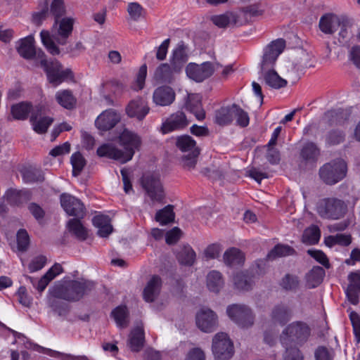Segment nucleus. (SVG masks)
<instances>
[{
    "mask_svg": "<svg viewBox=\"0 0 360 360\" xmlns=\"http://www.w3.org/2000/svg\"><path fill=\"white\" fill-rule=\"evenodd\" d=\"M119 140L124 151L112 144L105 143L97 149V155L117 160L122 164L131 160L135 151L139 150L141 144V137L136 133L124 129L120 134Z\"/></svg>",
    "mask_w": 360,
    "mask_h": 360,
    "instance_id": "obj_1",
    "label": "nucleus"
},
{
    "mask_svg": "<svg viewBox=\"0 0 360 360\" xmlns=\"http://www.w3.org/2000/svg\"><path fill=\"white\" fill-rule=\"evenodd\" d=\"M74 20L70 18H63L60 20H55L52 27V34L49 31L42 30L40 37L47 51L53 55H59L60 50L56 43L65 45L73 29Z\"/></svg>",
    "mask_w": 360,
    "mask_h": 360,
    "instance_id": "obj_2",
    "label": "nucleus"
},
{
    "mask_svg": "<svg viewBox=\"0 0 360 360\" xmlns=\"http://www.w3.org/2000/svg\"><path fill=\"white\" fill-rule=\"evenodd\" d=\"M95 287L94 283L89 281H70L65 284H58L49 289V293L55 297L67 301H78L84 295L91 292Z\"/></svg>",
    "mask_w": 360,
    "mask_h": 360,
    "instance_id": "obj_3",
    "label": "nucleus"
},
{
    "mask_svg": "<svg viewBox=\"0 0 360 360\" xmlns=\"http://www.w3.org/2000/svg\"><path fill=\"white\" fill-rule=\"evenodd\" d=\"M311 333V328L307 323L301 321H293L282 331L281 342L285 347H302L308 341Z\"/></svg>",
    "mask_w": 360,
    "mask_h": 360,
    "instance_id": "obj_4",
    "label": "nucleus"
},
{
    "mask_svg": "<svg viewBox=\"0 0 360 360\" xmlns=\"http://www.w3.org/2000/svg\"><path fill=\"white\" fill-rule=\"evenodd\" d=\"M347 203L337 198H325L320 200L316 206V210L320 217L328 220H338L343 218L347 212Z\"/></svg>",
    "mask_w": 360,
    "mask_h": 360,
    "instance_id": "obj_5",
    "label": "nucleus"
},
{
    "mask_svg": "<svg viewBox=\"0 0 360 360\" xmlns=\"http://www.w3.org/2000/svg\"><path fill=\"white\" fill-rule=\"evenodd\" d=\"M347 166L342 159H335L323 165L319 169L321 180L328 185H334L347 175Z\"/></svg>",
    "mask_w": 360,
    "mask_h": 360,
    "instance_id": "obj_6",
    "label": "nucleus"
},
{
    "mask_svg": "<svg viewBox=\"0 0 360 360\" xmlns=\"http://www.w3.org/2000/svg\"><path fill=\"white\" fill-rule=\"evenodd\" d=\"M141 184L153 202L161 203L165 193L160 176L155 173H146L141 179Z\"/></svg>",
    "mask_w": 360,
    "mask_h": 360,
    "instance_id": "obj_7",
    "label": "nucleus"
},
{
    "mask_svg": "<svg viewBox=\"0 0 360 360\" xmlns=\"http://www.w3.org/2000/svg\"><path fill=\"white\" fill-rule=\"evenodd\" d=\"M212 351L215 360H229L233 356V343L225 333H217L212 344Z\"/></svg>",
    "mask_w": 360,
    "mask_h": 360,
    "instance_id": "obj_8",
    "label": "nucleus"
},
{
    "mask_svg": "<svg viewBox=\"0 0 360 360\" xmlns=\"http://www.w3.org/2000/svg\"><path fill=\"white\" fill-rule=\"evenodd\" d=\"M39 59L40 65L46 73L49 82L54 86L60 84L72 73L69 69L62 70L61 64L55 59L47 60L46 56Z\"/></svg>",
    "mask_w": 360,
    "mask_h": 360,
    "instance_id": "obj_9",
    "label": "nucleus"
},
{
    "mask_svg": "<svg viewBox=\"0 0 360 360\" xmlns=\"http://www.w3.org/2000/svg\"><path fill=\"white\" fill-rule=\"evenodd\" d=\"M229 317L241 328H249L254 324L255 315L252 309L245 304H234L226 309Z\"/></svg>",
    "mask_w": 360,
    "mask_h": 360,
    "instance_id": "obj_10",
    "label": "nucleus"
},
{
    "mask_svg": "<svg viewBox=\"0 0 360 360\" xmlns=\"http://www.w3.org/2000/svg\"><path fill=\"white\" fill-rule=\"evenodd\" d=\"M221 67L219 63L204 62L200 65L191 63L186 68V75L196 82H202Z\"/></svg>",
    "mask_w": 360,
    "mask_h": 360,
    "instance_id": "obj_11",
    "label": "nucleus"
},
{
    "mask_svg": "<svg viewBox=\"0 0 360 360\" xmlns=\"http://www.w3.org/2000/svg\"><path fill=\"white\" fill-rule=\"evenodd\" d=\"M285 46V40L278 39L264 48L262 60L260 63L261 71H266V69L274 68L278 56L283 52Z\"/></svg>",
    "mask_w": 360,
    "mask_h": 360,
    "instance_id": "obj_12",
    "label": "nucleus"
},
{
    "mask_svg": "<svg viewBox=\"0 0 360 360\" xmlns=\"http://www.w3.org/2000/svg\"><path fill=\"white\" fill-rule=\"evenodd\" d=\"M60 198V205L68 215L74 216L79 219L84 217L85 215V207L79 199L68 193H63Z\"/></svg>",
    "mask_w": 360,
    "mask_h": 360,
    "instance_id": "obj_13",
    "label": "nucleus"
},
{
    "mask_svg": "<svg viewBox=\"0 0 360 360\" xmlns=\"http://www.w3.org/2000/svg\"><path fill=\"white\" fill-rule=\"evenodd\" d=\"M185 113L182 111H177L171 114L162 122L161 131L162 134H168L173 131L182 130L189 124Z\"/></svg>",
    "mask_w": 360,
    "mask_h": 360,
    "instance_id": "obj_14",
    "label": "nucleus"
},
{
    "mask_svg": "<svg viewBox=\"0 0 360 360\" xmlns=\"http://www.w3.org/2000/svg\"><path fill=\"white\" fill-rule=\"evenodd\" d=\"M196 324L205 333H211L217 327V318L210 309H201L196 314Z\"/></svg>",
    "mask_w": 360,
    "mask_h": 360,
    "instance_id": "obj_15",
    "label": "nucleus"
},
{
    "mask_svg": "<svg viewBox=\"0 0 360 360\" xmlns=\"http://www.w3.org/2000/svg\"><path fill=\"white\" fill-rule=\"evenodd\" d=\"M41 114L42 107L36 105L30 117V122L32 126L33 130L39 134L46 133L53 122V118L47 116L41 117Z\"/></svg>",
    "mask_w": 360,
    "mask_h": 360,
    "instance_id": "obj_16",
    "label": "nucleus"
},
{
    "mask_svg": "<svg viewBox=\"0 0 360 360\" xmlns=\"http://www.w3.org/2000/svg\"><path fill=\"white\" fill-rule=\"evenodd\" d=\"M34 39L32 35H29L19 40V45L17 47L18 53L24 58L31 59L37 57L39 59L44 57V52L41 50H36L34 45Z\"/></svg>",
    "mask_w": 360,
    "mask_h": 360,
    "instance_id": "obj_17",
    "label": "nucleus"
},
{
    "mask_svg": "<svg viewBox=\"0 0 360 360\" xmlns=\"http://www.w3.org/2000/svg\"><path fill=\"white\" fill-rule=\"evenodd\" d=\"M62 272V266L58 263H56L40 279L30 276H27V279L30 281L34 288L41 292L45 290L48 284Z\"/></svg>",
    "mask_w": 360,
    "mask_h": 360,
    "instance_id": "obj_18",
    "label": "nucleus"
},
{
    "mask_svg": "<svg viewBox=\"0 0 360 360\" xmlns=\"http://www.w3.org/2000/svg\"><path fill=\"white\" fill-rule=\"evenodd\" d=\"M181 71L179 66L175 65L172 62L170 64L162 63L156 68L154 79L159 82L172 83L174 75Z\"/></svg>",
    "mask_w": 360,
    "mask_h": 360,
    "instance_id": "obj_19",
    "label": "nucleus"
},
{
    "mask_svg": "<svg viewBox=\"0 0 360 360\" xmlns=\"http://www.w3.org/2000/svg\"><path fill=\"white\" fill-rule=\"evenodd\" d=\"M150 108L146 101L142 98H136L131 101L126 107V112L130 117L142 120L149 112Z\"/></svg>",
    "mask_w": 360,
    "mask_h": 360,
    "instance_id": "obj_20",
    "label": "nucleus"
},
{
    "mask_svg": "<svg viewBox=\"0 0 360 360\" xmlns=\"http://www.w3.org/2000/svg\"><path fill=\"white\" fill-rule=\"evenodd\" d=\"M176 94L172 88L168 86H162L155 89L153 94V101L160 106L170 105L175 100Z\"/></svg>",
    "mask_w": 360,
    "mask_h": 360,
    "instance_id": "obj_21",
    "label": "nucleus"
},
{
    "mask_svg": "<svg viewBox=\"0 0 360 360\" xmlns=\"http://www.w3.org/2000/svg\"><path fill=\"white\" fill-rule=\"evenodd\" d=\"M120 117L112 109L103 112L96 120V127L101 130L107 131L113 128L120 121Z\"/></svg>",
    "mask_w": 360,
    "mask_h": 360,
    "instance_id": "obj_22",
    "label": "nucleus"
},
{
    "mask_svg": "<svg viewBox=\"0 0 360 360\" xmlns=\"http://www.w3.org/2000/svg\"><path fill=\"white\" fill-rule=\"evenodd\" d=\"M348 279L349 283L346 290V295L350 303L357 304L359 301L360 295V274L351 273Z\"/></svg>",
    "mask_w": 360,
    "mask_h": 360,
    "instance_id": "obj_23",
    "label": "nucleus"
},
{
    "mask_svg": "<svg viewBox=\"0 0 360 360\" xmlns=\"http://www.w3.org/2000/svg\"><path fill=\"white\" fill-rule=\"evenodd\" d=\"M343 17L333 13H326L321 17L319 26L322 32L326 34H333L339 27Z\"/></svg>",
    "mask_w": 360,
    "mask_h": 360,
    "instance_id": "obj_24",
    "label": "nucleus"
},
{
    "mask_svg": "<svg viewBox=\"0 0 360 360\" xmlns=\"http://www.w3.org/2000/svg\"><path fill=\"white\" fill-rule=\"evenodd\" d=\"M292 315V311L287 305L280 304L274 307L270 318L273 323L284 326L290 320Z\"/></svg>",
    "mask_w": 360,
    "mask_h": 360,
    "instance_id": "obj_25",
    "label": "nucleus"
},
{
    "mask_svg": "<svg viewBox=\"0 0 360 360\" xmlns=\"http://www.w3.org/2000/svg\"><path fill=\"white\" fill-rule=\"evenodd\" d=\"M185 108L193 113L198 120H202L205 112L202 108L201 96L196 94H188L184 104Z\"/></svg>",
    "mask_w": 360,
    "mask_h": 360,
    "instance_id": "obj_26",
    "label": "nucleus"
},
{
    "mask_svg": "<svg viewBox=\"0 0 360 360\" xmlns=\"http://www.w3.org/2000/svg\"><path fill=\"white\" fill-rule=\"evenodd\" d=\"M161 286V278L157 275L153 276L143 290V299L148 302H153L158 296Z\"/></svg>",
    "mask_w": 360,
    "mask_h": 360,
    "instance_id": "obj_27",
    "label": "nucleus"
},
{
    "mask_svg": "<svg viewBox=\"0 0 360 360\" xmlns=\"http://www.w3.org/2000/svg\"><path fill=\"white\" fill-rule=\"evenodd\" d=\"M92 223L98 229V235L102 238L108 237L112 232L110 218L108 215L98 214L93 217Z\"/></svg>",
    "mask_w": 360,
    "mask_h": 360,
    "instance_id": "obj_28",
    "label": "nucleus"
},
{
    "mask_svg": "<svg viewBox=\"0 0 360 360\" xmlns=\"http://www.w3.org/2000/svg\"><path fill=\"white\" fill-rule=\"evenodd\" d=\"M321 155V150L314 142L305 143L301 150L300 157L306 162L315 163Z\"/></svg>",
    "mask_w": 360,
    "mask_h": 360,
    "instance_id": "obj_29",
    "label": "nucleus"
},
{
    "mask_svg": "<svg viewBox=\"0 0 360 360\" xmlns=\"http://www.w3.org/2000/svg\"><path fill=\"white\" fill-rule=\"evenodd\" d=\"M265 84L273 89H280L287 85V81L281 78L273 68L261 71Z\"/></svg>",
    "mask_w": 360,
    "mask_h": 360,
    "instance_id": "obj_30",
    "label": "nucleus"
},
{
    "mask_svg": "<svg viewBox=\"0 0 360 360\" xmlns=\"http://www.w3.org/2000/svg\"><path fill=\"white\" fill-rule=\"evenodd\" d=\"M34 107L29 102H20L14 104L11 108V113L14 120H25L29 114H32Z\"/></svg>",
    "mask_w": 360,
    "mask_h": 360,
    "instance_id": "obj_31",
    "label": "nucleus"
},
{
    "mask_svg": "<svg viewBox=\"0 0 360 360\" xmlns=\"http://www.w3.org/2000/svg\"><path fill=\"white\" fill-rule=\"evenodd\" d=\"M245 255L239 249L231 248L224 254V263L231 267L240 266L244 263Z\"/></svg>",
    "mask_w": 360,
    "mask_h": 360,
    "instance_id": "obj_32",
    "label": "nucleus"
},
{
    "mask_svg": "<svg viewBox=\"0 0 360 360\" xmlns=\"http://www.w3.org/2000/svg\"><path fill=\"white\" fill-rule=\"evenodd\" d=\"M234 105L221 107L215 111V122L220 126L230 124L233 120Z\"/></svg>",
    "mask_w": 360,
    "mask_h": 360,
    "instance_id": "obj_33",
    "label": "nucleus"
},
{
    "mask_svg": "<svg viewBox=\"0 0 360 360\" xmlns=\"http://www.w3.org/2000/svg\"><path fill=\"white\" fill-rule=\"evenodd\" d=\"M176 147L183 153H193L200 152L196 146L195 141L188 135L178 136L176 141Z\"/></svg>",
    "mask_w": 360,
    "mask_h": 360,
    "instance_id": "obj_34",
    "label": "nucleus"
},
{
    "mask_svg": "<svg viewBox=\"0 0 360 360\" xmlns=\"http://www.w3.org/2000/svg\"><path fill=\"white\" fill-rule=\"evenodd\" d=\"M325 276L324 269L319 266H314L306 275V283L309 288L317 287Z\"/></svg>",
    "mask_w": 360,
    "mask_h": 360,
    "instance_id": "obj_35",
    "label": "nucleus"
},
{
    "mask_svg": "<svg viewBox=\"0 0 360 360\" xmlns=\"http://www.w3.org/2000/svg\"><path fill=\"white\" fill-rule=\"evenodd\" d=\"M253 277L248 272L237 273L233 277V283L239 290L248 291L252 289L253 285Z\"/></svg>",
    "mask_w": 360,
    "mask_h": 360,
    "instance_id": "obj_36",
    "label": "nucleus"
},
{
    "mask_svg": "<svg viewBox=\"0 0 360 360\" xmlns=\"http://www.w3.org/2000/svg\"><path fill=\"white\" fill-rule=\"evenodd\" d=\"M144 342V332L143 330L137 327L131 330L128 345L133 352H139L140 351L143 346Z\"/></svg>",
    "mask_w": 360,
    "mask_h": 360,
    "instance_id": "obj_37",
    "label": "nucleus"
},
{
    "mask_svg": "<svg viewBox=\"0 0 360 360\" xmlns=\"http://www.w3.org/2000/svg\"><path fill=\"white\" fill-rule=\"evenodd\" d=\"M22 179L25 183L41 182L44 179L43 172L38 168L29 167L21 170Z\"/></svg>",
    "mask_w": 360,
    "mask_h": 360,
    "instance_id": "obj_38",
    "label": "nucleus"
},
{
    "mask_svg": "<svg viewBox=\"0 0 360 360\" xmlns=\"http://www.w3.org/2000/svg\"><path fill=\"white\" fill-rule=\"evenodd\" d=\"M56 99L61 106L68 110L73 108L76 104V98L72 91L67 89L58 91L56 94Z\"/></svg>",
    "mask_w": 360,
    "mask_h": 360,
    "instance_id": "obj_39",
    "label": "nucleus"
},
{
    "mask_svg": "<svg viewBox=\"0 0 360 360\" xmlns=\"http://www.w3.org/2000/svg\"><path fill=\"white\" fill-rule=\"evenodd\" d=\"M69 231L77 239L84 240L87 238V231L79 219H71L68 222Z\"/></svg>",
    "mask_w": 360,
    "mask_h": 360,
    "instance_id": "obj_40",
    "label": "nucleus"
},
{
    "mask_svg": "<svg viewBox=\"0 0 360 360\" xmlns=\"http://www.w3.org/2000/svg\"><path fill=\"white\" fill-rule=\"evenodd\" d=\"M207 285L210 291L218 292L224 285V280L220 272L212 271L207 276Z\"/></svg>",
    "mask_w": 360,
    "mask_h": 360,
    "instance_id": "obj_41",
    "label": "nucleus"
},
{
    "mask_svg": "<svg viewBox=\"0 0 360 360\" xmlns=\"http://www.w3.org/2000/svg\"><path fill=\"white\" fill-rule=\"evenodd\" d=\"M16 338L18 339H22L23 341V343L25 345V347L27 349H32L34 351H37L40 353L48 354L51 356H58L59 355V352L51 349L43 347L37 344L32 342L30 340H29L26 337L24 336V335L20 333H17L15 335Z\"/></svg>",
    "mask_w": 360,
    "mask_h": 360,
    "instance_id": "obj_42",
    "label": "nucleus"
},
{
    "mask_svg": "<svg viewBox=\"0 0 360 360\" xmlns=\"http://www.w3.org/2000/svg\"><path fill=\"white\" fill-rule=\"evenodd\" d=\"M111 315L117 326L125 328L128 324L129 311L126 306H119L112 310Z\"/></svg>",
    "mask_w": 360,
    "mask_h": 360,
    "instance_id": "obj_43",
    "label": "nucleus"
},
{
    "mask_svg": "<svg viewBox=\"0 0 360 360\" xmlns=\"http://www.w3.org/2000/svg\"><path fill=\"white\" fill-rule=\"evenodd\" d=\"M174 207L168 205L156 212L155 219L161 225H166L174 220Z\"/></svg>",
    "mask_w": 360,
    "mask_h": 360,
    "instance_id": "obj_44",
    "label": "nucleus"
},
{
    "mask_svg": "<svg viewBox=\"0 0 360 360\" xmlns=\"http://www.w3.org/2000/svg\"><path fill=\"white\" fill-rule=\"evenodd\" d=\"M195 252L193 248L189 246H184L178 253L177 259L180 264L191 266L195 260Z\"/></svg>",
    "mask_w": 360,
    "mask_h": 360,
    "instance_id": "obj_45",
    "label": "nucleus"
},
{
    "mask_svg": "<svg viewBox=\"0 0 360 360\" xmlns=\"http://www.w3.org/2000/svg\"><path fill=\"white\" fill-rule=\"evenodd\" d=\"M295 250L292 248L288 245L278 244L276 245L267 255L268 259H274L279 257H285L292 255L295 254Z\"/></svg>",
    "mask_w": 360,
    "mask_h": 360,
    "instance_id": "obj_46",
    "label": "nucleus"
},
{
    "mask_svg": "<svg viewBox=\"0 0 360 360\" xmlns=\"http://www.w3.org/2000/svg\"><path fill=\"white\" fill-rule=\"evenodd\" d=\"M320 236L321 233L319 227L316 226H312L304 230L302 240L304 243L314 245L319 242Z\"/></svg>",
    "mask_w": 360,
    "mask_h": 360,
    "instance_id": "obj_47",
    "label": "nucleus"
},
{
    "mask_svg": "<svg viewBox=\"0 0 360 360\" xmlns=\"http://www.w3.org/2000/svg\"><path fill=\"white\" fill-rule=\"evenodd\" d=\"M70 162L72 166V175L79 176L86 165L84 158L79 152L75 153L71 156Z\"/></svg>",
    "mask_w": 360,
    "mask_h": 360,
    "instance_id": "obj_48",
    "label": "nucleus"
},
{
    "mask_svg": "<svg viewBox=\"0 0 360 360\" xmlns=\"http://www.w3.org/2000/svg\"><path fill=\"white\" fill-rule=\"evenodd\" d=\"M280 285L285 290L295 291L299 287L300 281L297 276L288 274L282 278Z\"/></svg>",
    "mask_w": 360,
    "mask_h": 360,
    "instance_id": "obj_49",
    "label": "nucleus"
},
{
    "mask_svg": "<svg viewBox=\"0 0 360 360\" xmlns=\"http://www.w3.org/2000/svg\"><path fill=\"white\" fill-rule=\"evenodd\" d=\"M234 119L236 121V124L240 127H247L250 122L248 113L236 104L234 105L233 120Z\"/></svg>",
    "mask_w": 360,
    "mask_h": 360,
    "instance_id": "obj_50",
    "label": "nucleus"
},
{
    "mask_svg": "<svg viewBox=\"0 0 360 360\" xmlns=\"http://www.w3.org/2000/svg\"><path fill=\"white\" fill-rule=\"evenodd\" d=\"M40 11L36 12L32 15L33 21L36 24H40L41 22L45 19L49 14V4L48 0H41L39 2Z\"/></svg>",
    "mask_w": 360,
    "mask_h": 360,
    "instance_id": "obj_51",
    "label": "nucleus"
},
{
    "mask_svg": "<svg viewBox=\"0 0 360 360\" xmlns=\"http://www.w3.org/2000/svg\"><path fill=\"white\" fill-rule=\"evenodd\" d=\"M22 191L14 188L8 189L4 197L11 205H18L22 202Z\"/></svg>",
    "mask_w": 360,
    "mask_h": 360,
    "instance_id": "obj_52",
    "label": "nucleus"
},
{
    "mask_svg": "<svg viewBox=\"0 0 360 360\" xmlns=\"http://www.w3.org/2000/svg\"><path fill=\"white\" fill-rule=\"evenodd\" d=\"M352 24L350 21L343 17L342 20V22L340 24L339 27H340V30L339 32V41L341 43L347 41L350 37V29H351Z\"/></svg>",
    "mask_w": 360,
    "mask_h": 360,
    "instance_id": "obj_53",
    "label": "nucleus"
},
{
    "mask_svg": "<svg viewBox=\"0 0 360 360\" xmlns=\"http://www.w3.org/2000/svg\"><path fill=\"white\" fill-rule=\"evenodd\" d=\"M345 140V134L342 131L333 130L328 132L326 137V143L328 146L338 145Z\"/></svg>",
    "mask_w": 360,
    "mask_h": 360,
    "instance_id": "obj_54",
    "label": "nucleus"
},
{
    "mask_svg": "<svg viewBox=\"0 0 360 360\" xmlns=\"http://www.w3.org/2000/svg\"><path fill=\"white\" fill-rule=\"evenodd\" d=\"M187 60L186 54L183 46H179L173 52V57L171 62L175 65L179 66V69L181 70L184 64Z\"/></svg>",
    "mask_w": 360,
    "mask_h": 360,
    "instance_id": "obj_55",
    "label": "nucleus"
},
{
    "mask_svg": "<svg viewBox=\"0 0 360 360\" xmlns=\"http://www.w3.org/2000/svg\"><path fill=\"white\" fill-rule=\"evenodd\" d=\"M345 115H347V113L341 108L329 110L325 114V116L329 120L330 124H341L343 122L342 119Z\"/></svg>",
    "mask_w": 360,
    "mask_h": 360,
    "instance_id": "obj_56",
    "label": "nucleus"
},
{
    "mask_svg": "<svg viewBox=\"0 0 360 360\" xmlns=\"http://www.w3.org/2000/svg\"><path fill=\"white\" fill-rule=\"evenodd\" d=\"M17 245L20 251H25L30 245V237L26 230L20 229L17 233Z\"/></svg>",
    "mask_w": 360,
    "mask_h": 360,
    "instance_id": "obj_57",
    "label": "nucleus"
},
{
    "mask_svg": "<svg viewBox=\"0 0 360 360\" xmlns=\"http://www.w3.org/2000/svg\"><path fill=\"white\" fill-rule=\"evenodd\" d=\"M60 297H55L51 295V297L49 299V305L52 309L58 313L59 315L65 314L68 310V306L66 304L59 300Z\"/></svg>",
    "mask_w": 360,
    "mask_h": 360,
    "instance_id": "obj_58",
    "label": "nucleus"
},
{
    "mask_svg": "<svg viewBox=\"0 0 360 360\" xmlns=\"http://www.w3.org/2000/svg\"><path fill=\"white\" fill-rule=\"evenodd\" d=\"M65 6L63 0H53L50 6V13L54 16L55 20L59 19L65 14Z\"/></svg>",
    "mask_w": 360,
    "mask_h": 360,
    "instance_id": "obj_59",
    "label": "nucleus"
},
{
    "mask_svg": "<svg viewBox=\"0 0 360 360\" xmlns=\"http://www.w3.org/2000/svg\"><path fill=\"white\" fill-rule=\"evenodd\" d=\"M298 347L299 346L285 347V360H304V356Z\"/></svg>",
    "mask_w": 360,
    "mask_h": 360,
    "instance_id": "obj_60",
    "label": "nucleus"
},
{
    "mask_svg": "<svg viewBox=\"0 0 360 360\" xmlns=\"http://www.w3.org/2000/svg\"><path fill=\"white\" fill-rule=\"evenodd\" d=\"M147 75V66L146 64L142 65L137 74L135 85L133 86L134 89L139 91L144 87L145 80Z\"/></svg>",
    "mask_w": 360,
    "mask_h": 360,
    "instance_id": "obj_61",
    "label": "nucleus"
},
{
    "mask_svg": "<svg viewBox=\"0 0 360 360\" xmlns=\"http://www.w3.org/2000/svg\"><path fill=\"white\" fill-rule=\"evenodd\" d=\"M354 334L357 342H360V316L355 311H351L349 314Z\"/></svg>",
    "mask_w": 360,
    "mask_h": 360,
    "instance_id": "obj_62",
    "label": "nucleus"
},
{
    "mask_svg": "<svg viewBox=\"0 0 360 360\" xmlns=\"http://www.w3.org/2000/svg\"><path fill=\"white\" fill-rule=\"evenodd\" d=\"M231 15L224 13L218 15H214L211 18L212 22L219 27H226L229 25L231 20Z\"/></svg>",
    "mask_w": 360,
    "mask_h": 360,
    "instance_id": "obj_63",
    "label": "nucleus"
},
{
    "mask_svg": "<svg viewBox=\"0 0 360 360\" xmlns=\"http://www.w3.org/2000/svg\"><path fill=\"white\" fill-rule=\"evenodd\" d=\"M348 58L350 61L359 69H360V46H353L348 54Z\"/></svg>",
    "mask_w": 360,
    "mask_h": 360,
    "instance_id": "obj_64",
    "label": "nucleus"
}]
</instances>
